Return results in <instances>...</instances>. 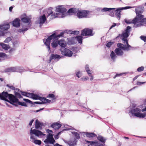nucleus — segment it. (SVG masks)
<instances>
[{
  "label": "nucleus",
  "mask_w": 146,
  "mask_h": 146,
  "mask_svg": "<svg viewBox=\"0 0 146 146\" xmlns=\"http://www.w3.org/2000/svg\"><path fill=\"white\" fill-rule=\"evenodd\" d=\"M144 7L138 6L135 9L136 17L133 20H128V24L133 23V27L137 28L145 26L146 24V18H144V16L141 14L144 11Z\"/></svg>",
  "instance_id": "obj_1"
},
{
  "label": "nucleus",
  "mask_w": 146,
  "mask_h": 146,
  "mask_svg": "<svg viewBox=\"0 0 146 146\" xmlns=\"http://www.w3.org/2000/svg\"><path fill=\"white\" fill-rule=\"evenodd\" d=\"M120 37L124 44L126 43V44H123L121 43H118L117 46L119 48H117L115 50V52L116 55L118 56H121L123 54V52L121 49L123 50H127L128 49V40L127 38L128 37V26L126 27V29L123 31L122 34H119L116 38Z\"/></svg>",
  "instance_id": "obj_2"
},
{
  "label": "nucleus",
  "mask_w": 146,
  "mask_h": 146,
  "mask_svg": "<svg viewBox=\"0 0 146 146\" xmlns=\"http://www.w3.org/2000/svg\"><path fill=\"white\" fill-rule=\"evenodd\" d=\"M47 39L46 40H44L43 42L44 44L46 45V48L48 49V51L50 53L51 52L50 45V42H52L51 43V46L53 48H56L58 45V39L56 38L52 40H47Z\"/></svg>",
  "instance_id": "obj_3"
},
{
  "label": "nucleus",
  "mask_w": 146,
  "mask_h": 146,
  "mask_svg": "<svg viewBox=\"0 0 146 146\" xmlns=\"http://www.w3.org/2000/svg\"><path fill=\"white\" fill-rule=\"evenodd\" d=\"M142 110L139 108H136L130 111L132 116L139 118H144L146 116V113H142Z\"/></svg>",
  "instance_id": "obj_4"
},
{
  "label": "nucleus",
  "mask_w": 146,
  "mask_h": 146,
  "mask_svg": "<svg viewBox=\"0 0 146 146\" xmlns=\"http://www.w3.org/2000/svg\"><path fill=\"white\" fill-rule=\"evenodd\" d=\"M30 134L31 135L30 138L32 139V141L35 140V137L33 134L38 137H43L45 135V134L42 133L41 131L36 129L32 130V128L30 130Z\"/></svg>",
  "instance_id": "obj_5"
},
{
  "label": "nucleus",
  "mask_w": 146,
  "mask_h": 146,
  "mask_svg": "<svg viewBox=\"0 0 146 146\" xmlns=\"http://www.w3.org/2000/svg\"><path fill=\"white\" fill-rule=\"evenodd\" d=\"M53 9V8L50 7L47 9V13H46L45 15L47 18L49 16H50V19H52L56 17H59V14H57V13L53 12L52 10Z\"/></svg>",
  "instance_id": "obj_6"
},
{
  "label": "nucleus",
  "mask_w": 146,
  "mask_h": 146,
  "mask_svg": "<svg viewBox=\"0 0 146 146\" xmlns=\"http://www.w3.org/2000/svg\"><path fill=\"white\" fill-rule=\"evenodd\" d=\"M61 54L66 56L71 57L72 54V52L69 49L65 47H62L60 49Z\"/></svg>",
  "instance_id": "obj_7"
},
{
  "label": "nucleus",
  "mask_w": 146,
  "mask_h": 146,
  "mask_svg": "<svg viewBox=\"0 0 146 146\" xmlns=\"http://www.w3.org/2000/svg\"><path fill=\"white\" fill-rule=\"evenodd\" d=\"M9 100L8 102L11 104L15 106L16 107H18L17 105L14 103H17V102L19 100V99L14 95L12 94H10V96H9Z\"/></svg>",
  "instance_id": "obj_8"
},
{
  "label": "nucleus",
  "mask_w": 146,
  "mask_h": 146,
  "mask_svg": "<svg viewBox=\"0 0 146 146\" xmlns=\"http://www.w3.org/2000/svg\"><path fill=\"white\" fill-rule=\"evenodd\" d=\"M89 12L86 10H79L77 12V16L79 18H81L86 17Z\"/></svg>",
  "instance_id": "obj_9"
},
{
  "label": "nucleus",
  "mask_w": 146,
  "mask_h": 146,
  "mask_svg": "<svg viewBox=\"0 0 146 146\" xmlns=\"http://www.w3.org/2000/svg\"><path fill=\"white\" fill-rule=\"evenodd\" d=\"M64 33V31L62 32L58 35H56V33H54L48 37L47 40H52L56 38L58 39L59 38L63 37V35Z\"/></svg>",
  "instance_id": "obj_10"
},
{
  "label": "nucleus",
  "mask_w": 146,
  "mask_h": 146,
  "mask_svg": "<svg viewBox=\"0 0 146 146\" xmlns=\"http://www.w3.org/2000/svg\"><path fill=\"white\" fill-rule=\"evenodd\" d=\"M81 35L83 36H92L93 35L92 34V30L88 28L85 29L82 31Z\"/></svg>",
  "instance_id": "obj_11"
},
{
  "label": "nucleus",
  "mask_w": 146,
  "mask_h": 146,
  "mask_svg": "<svg viewBox=\"0 0 146 146\" xmlns=\"http://www.w3.org/2000/svg\"><path fill=\"white\" fill-rule=\"evenodd\" d=\"M21 20L23 23H24L23 25L25 24V26H27V27H30L31 25L30 24V22L31 21V19L29 18L28 17H21Z\"/></svg>",
  "instance_id": "obj_12"
},
{
  "label": "nucleus",
  "mask_w": 146,
  "mask_h": 146,
  "mask_svg": "<svg viewBox=\"0 0 146 146\" xmlns=\"http://www.w3.org/2000/svg\"><path fill=\"white\" fill-rule=\"evenodd\" d=\"M44 142L46 144H53L55 142V140L52 134L48 135L47 139L44 140Z\"/></svg>",
  "instance_id": "obj_13"
},
{
  "label": "nucleus",
  "mask_w": 146,
  "mask_h": 146,
  "mask_svg": "<svg viewBox=\"0 0 146 146\" xmlns=\"http://www.w3.org/2000/svg\"><path fill=\"white\" fill-rule=\"evenodd\" d=\"M10 94H9L7 92H3L1 94L0 93V98L1 99L5 100L7 102H9V100L7 99V98H9L10 96Z\"/></svg>",
  "instance_id": "obj_14"
},
{
  "label": "nucleus",
  "mask_w": 146,
  "mask_h": 146,
  "mask_svg": "<svg viewBox=\"0 0 146 146\" xmlns=\"http://www.w3.org/2000/svg\"><path fill=\"white\" fill-rule=\"evenodd\" d=\"M128 9V6L125 7H122L121 8H119L117 9L115 11H114V13L115 16L119 18V19H120V12L121 10L123 9Z\"/></svg>",
  "instance_id": "obj_15"
},
{
  "label": "nucleus",
  "mask_w": 146,
  "mask_h": 146,
  "mask_svg": "<svg viewBox=\"0 0 146 146\" xmlns=\"http://www.w3.org/2000/svg\"><path fill=\"white\" fill-rule=\"evenodd\" d=\"M20 20L17 18L15 19L13 22V26L16 27H19L20 26Z\"/></svg>",
  "instance_id": "obj_16"
},
{
  "label": "nucleus",
  "mask_w": 146,
  "mask_h": 146,
  "mask_svg": "<svg viewBox=\"0 0 146 146\" xmlns=\"http://www.w3.org/2000/svg\"><path fill=\"white\" fill-rule=\"evenodd\" d=\"M66 9L63 6H59L56 7V11L58 12L64 13L66 11Z\"/></svg>",
  "instance_id": "obj_17"
},
{
  "label": "nucleus",
  "mask_w": 146,
  "mask_h": 146,
  "mask_svg": "<svg viewBox=\"0 0 146 146\" xmlns=\"http://www.w3.org/2000/svg\"><path fill=\"white\" fill-rule=\"evenodd\" d=\"M46 21V16L45 14H43L42 16H40L39 17V24L40 27L42 26L43 24H44Z\"/></svg>",
  "instance_id": "obj_18"
},
{
  "label": "nucleus",
  "mask_w": 146,
  "mask_h": 146,
  "mask_svg": "<svg viewBox=\"0 0 146 146\" xmlns=\"http://www.w3.org/2000/svg\"><path fill=\"white\" fill-rule=\"evenodd\" d=\"M62 125L57 123H53L51 125V127L53 128L55 130L58 129L61 127Z\"/></svg>",
  "instance_id": "obj_19"
},
{
  "label": "nucleus",
  "mask_w": 146,
  "mask_h": 146,
  "mask_svg": "<svg viewBox=\"0 0 146 146\" xmlns=\"http://www.w3.org/2000/svg\"><path fill=\"white\" fill-rule=\"evenodd\" d=\"M9 28L10 25L8 23L0 25V29L3 30H7Z\"/></svg>",
  "instance_id": "obj_20"
},
{
  "label": "nucleus",
  "mask_w": 146,
  "mask_h": 146,
  "mask_svg": "<svg viewBox=\"0 0 146 146\" xmlns=\"http://www.w3.org/2000/svg\"><path fill=\"white\" fill-rule=\"evenodd\" d=\"M115 9L114 8H108L106 7L102 8H98L97 9V11H101L102 12H106L110 11L112 10H114Z\"/></svg>",
  "instance_id": "obj_21"
},
{
  "label": "nucleus",
  "mask_w": 146,
  "mask_h": 146,
  "mask_svg": "<svg viewBox=\"0 0 146 146\" xmlns=\"http://www.w3.org/2000/svg\"><path fill=\"white\" fill-rule=\"evenodd\" d=\"M84 135H86L87 137L89 138H92L96 136V134L93 133L84 132Z\"/></svg>",
  "instance_id": "obj_22"
},
{
  "label": "nucleus",
  "mask_w": 146,
  "mask_h": 146,
  "mask_svg": "<svg viewBox=\"0 0 146 146\" xmlns=\"http://www.w3.org/2000/svg\"><path fill=\"white\" fill-rule=\"evenodd\" d=\"M58 44L62 47H64L66 46V41L64 40L61 39L58 41Z\"/></svg>",
  "instance_id": "obj_23"
},
{
  "label": "nucleus",
  "mask_w": 146,
  "mask_h": 146,
  "mask_svg": "<svg viewBox=\"0 0 146 146\" xmlns=\"http://www.w3.org/2000/svg\"><path fill=\"white\" fill-rule=\"evenodd\" d=\"M43 123H40L38 119L36 121L35 128L36 129H39L41 128Z\"/></svg>",
  "instance_id": "obj_24"
},
{
  "label": "nucleus",
  "mask_w": 146,
  "mask_h": 146,
  "mask_svg": "<svg viewBox=\"0 0 146 146\" xmlns=\"http://www.w3.org/2000/svg\"><path fill=\"white\" fill-rule=\"evenodd\" d=\"M39 100L41 101L42 104L47 103H50L51 102L50 100L47 99L46 98L42 97H40V98Z\"/></svg>",
  "instance_id": "obj_25"
},
{
  "label": "nucleus",
  "mask_w": 146,
  "mask_h": 146,
  "mask_svg": "<svg viewBox=\"0 0 146 146\" xmlns=\"http://www.w3.org/2000/svg\"><path fill=\"white\" fill-rule=\"evenodd\" d=\"M23 100L26 102L29 103V104H42V103L41 102H33L29 100L28 99H26L25 98H24L23 99Z\"/></svg>",
  "instance_id": "obj_26"
},
{
  "label": "nucleus",
  "mask_w": 146,
  "mask_h": 146,
  "mask_svg": "<svg viewBox=\"0 0 146 146\" xmlns=\"http://www.w3.org/2000/svg\"><path fill=\"white\" fill-rule=\"evenodd\" d=\"M29 97H31L33 99L35 100H40V97L37 95L33 93H30Z\"/></svg>",
  "instance_id": "obj_27"
},
{
  "label": "nucleus",
  "mask_w": 146,
  "mask_h": 146,
  "mask_svg": "<svg viewBox=\"0 0 146 146\" xmlns=\"http://www.w3.org/2000/svg\"><path fill=\"white\" fill-rule=\"evenodd\" d=\"M61 57L58 54H52L51 55L49 59V62H50L51 60L53 59H55L57 58H60Z\"/></svg>",
  "instance_id": "obj_28"
},
{
  "label": "nucleus",
  "mask_w": 146,
  "mask_h": 146,
  "mask_svg": "<svg viewBox=\"0 0 146 146\" xmlns=\"http://www.w3.org/2000/svg\"><path fill=\"white\" fill-rule=\"evenodd\" d=\"M5 71L7 72H17V66L8 68L5 70Z\"/></svg>",
  "instance_id": "obj_29"
},
{
  "label": "nucleus",
  "mask_w": 146,
  "mask_h": 146,
  "mask_svg": "<svg viewBox=\"0 0 146 146\" xmlns=\"http://www.w3.org/2000/svg\"><path fill=\"white\" fill-rule=\"evenodd\" d=\"M25 24L22 25V29H19L18 30V32L19 33L24 32V31H26L28 30V27L26 26H25Z\"/></svg>",
  "instance_id": "obj_30"
},
{
  "label": "nucleus",
  "mask_w": 146,
  "mask_h": 146,
  "mask_svg": "<svg viewBox=\"0 0 146 146\" xmlns=\"http://www.w3.org/2000/svg\"><path fill=\"white\" fill-rule=\"evenodd\" d=\"M78 11V9L71 8L69 9L67 12L68 13H75Z\"/></svg>",
  "instance_id": "obj_31"
},
{
  "label": "nucleus",
  "mask_w": 146,
  "mask_h": 146,
  "mask_svg": "<svg viewBox=\"0 0 146 146\" xmlns=\"http://www.w3.org/2000/svg\"><path fill=\"white\" fill-rule=\"evenodd\" d=\"M97 139L98 140L103 143V144L105 145L106 139H105L104 137L101 136L99 135Z\"/></svg>",
  "instance_id": "obj_32"
},
{
  "label": "nucleus",
  "mask_w": 146,
  "mask_h": 146,
  "mask_svg": "<svg viewBox=\"0 0 146 146\" xmlns=\"http://www.w3.org/2000/svg\"><path fill=\"white\" fill-rule=\"evenodd\" d=\"M5 57H7V55L5 53L0 52V61L1 62L5 59Z\"/></svg>",
  "instance_id": "obj_33"
},
{
  "label": "nucleus",
  "mask_w": 146,
  "mask_h": 146,
  "mask_svg": "<svg viewBox=\"0 0 146 146\" xmlns=\"http://www.w3.org/2000/svg\"><path fill=\"white\" fill-rule=\"evenodd\" d=\"M0 45L2 47L3 49L5 50H7L9 48V45L3 43H0Z\"/></svg>",
  "instance_id": "obj_34"
},
{
  "label": "nucleus",
  "mask_w": 146,
  "mask_h": 146,
  "mask_svg": "<svg viewBox=\"0 0 146 146\" xmlns=\"http://www.w3.org/2000/svg\"><path fill=\"white\" fill-rule=\"evenodd\" d=\"M64 142L69 146H74L76 144L75 141H64Z\"/></svg>",
  "instance_id": "obj_35"
},
{
  "label": "nucleus",
  "mask_w": 146,
  "mask_h": 146,
  "mask_svg": "<svg viewBox=\"0 0 146 146\" xmlns=\"http://www.w3.org/2000/svg\"><path fill=\"white\" fill-rule=\"evenodd\" d=\"M75 38L79 43L82 44V36H78Z\"/></svg>",
  "instance_id": "obj_36"
},
{
  "label": "nucleus",
  "mask_w": 146,
  "mask_h": 146,
  "mask_svg": "<svg viewBox=\"0 0 146 146\" xmlns=\"http://www.w3.org/2000/svg\"><path fill=\"white\" fill-rule=\"evenodd\" d=\"M25 71V70L22 67L17 66V72L20 73Z\"/></svg>",
  "instance_id": "obj_37"
},
{
  "label": "nucleus",
  "mask_w": 146,
  "mask_h": 146,
  "mask_svg": "<svg viewBox=\"0 0 146 146\" xmlns=\"http://www.w3.org/2000/svg\"><path fill=\"white\" fill-rule=\"evenodd\" d=\"M110 56L111 58L113 60V61H114L115 59L117 57L116 56L113 51H112L111 53Z\"/></svg>",
  "instance_id": "obj_38"
},
{
  "label": "nucleus",
  "mask_w": 146,
  "mask_h": 146,
  "mask_svg": "<svg viewBox=\"0 0 146 146\" xmlns=\"http://www.w3.org/2000/svg\"><path fill=\"white\" fill-rule=\"evenodd\" d=\"M21 94L22 95L25 96L27 97H29L30 93H29L27 92L21 91Z\"/></svg>",
  "instance_id": "obj_39"
},
{
  "label": "nucleus",
  "mask_w": 146,
  "mask_h": 146,
  "mask_svg": "<svg viewBox=\"0 0 146 146\" xmlns=\"http://www.w3.org/2000/svg\"><path fill=\"white\" fill-rule=\"evenodd\" d=\"M32 142L36 144L40 145L41 143V141L40 140H35L34 141H32Z\"/></svg>",
  "instance_id": "obj_40"
},
{
  "label": "nucleus",
  "mask_w": 146,
  "mask_h": 146,
  "mask_svg": "<svg viewBox=\"0 0 146 146\" xmlns=\"http://www.w3.org/2000/svg\"><path fill=\"white\" fill-rule=\"evenodd\" d=\"M17 104L18 105H21L22 106H24L25 107L27 106V105L24 102H19V101L17 102Z\"/></svg>",
  "instance_id": "obj_41"
},
{
  "label": "nucleus",
  "mask_w": 146,
  "mask_h": 146,
  "mask_svg": "<svg viewBox=\"0 0 146 146\" xmlns=\"http://www.w3.org/2000/svg\"><path fill=\"white\" fill-rule=\"evenodd\" d=\"M72 133L74 135L76 139H78L80 138L79 134L75 132H72Z\"/></svg>",
  "instance_id": "obj_42"
},
{
  "label": "nucleus",
  "mask_w": 146,
  "mask_h": 146,
  "mask_svg": "<svg viewBox=\"0 0 146 146\" xmlns=\"http://www.w3.org/2000/svg\"><path fill=\"white\" fill-rule=\"evenodd\" d=\"M15 96L17 98H22V96L20 94L17 92H16L15 91Z\"/></svg>",
  "instance_id": "obj_43"
},
{
  "label": "nucleus",
  "mask_w": 146,
  "mask_h": 146,
  "mask_svg": "<svg viewBox=\"0 0 146 146\" xmlns=\"http://www.w3.org/2000/svg\"><path fill=\"white\" fill-rule=\"evenodd\" d=\"M127 74V72L120 73L119 74H117L116 75H115V76L113 77V78L115 79L117 77L122 76L123 75H126Z\"/></svg>",
  "instance_id": "obj_44"
},
{
  "label": "nucleus",
  "mask_w": 146,
  "mask_h": 146,
  "mask_svg": "<svg viewBox=\"0 0 146 146\" xmlns=\"http://www.w3.org/2000/svg\"><path fill=\"white\" fill-rule=\"evenodd\" d=\"M86 142L88 143V146H93L95 142L93 141H86Z\"/></svg>",
  "instance_id": "obj_45"
},
{
  "label": "nucleus",
  "mask_w": 146,
  "mask_h": 146,
  "mask_svg": "<svg viewBox=\"0 0 146 146\" xmlns=\"http://www.w3.org/2000/svg\"><path fill=\"white\" fill-rule=\"evenodd\" d=\"M95 142L94 145V146H104V145L103 144L98 143L97 142Z\"/></svg>",
  "instance_id": "obj_46"
},
{
  "label": "nucleus",
  "mask_w": 146,
  "mask_h": 146,
  "mask_svg": "<svg viewBox=\"0 0 146 146\" xmlns=\"http://www.w3.org/2000/svg\"><path fill=\"white\" fill-rule=\"evenodd\" d=\"M6 86L8 87L9 89L12 90H15V87L12 86L10 84H7L6 85Z\"/></svg>",
  "instance_id": "obj_47"
},
{
  "label": "nucleus",
  "mask_w": 146,
  "mask_h": 146,
  "mask_svg": "<svg viewBox=\"0 0 146 146\" xmlns=\"http://www.w3.org/2000/svg\"><path fill=\"white\" fill-rule=\"evenodd\" d=\"M12 40V39L10 37H7L3 42L5 43H8Z\"/></svg>",
  "instance_id": "obj_48"
},
{
  "label": "nucleus",
  "mask_w": 146,
  "mask_h": 146,
  "mask_svg": "<svg viewBox=\"0 0 146 146\" xmlns=\"http://www.w3.org/2000/svg\"><path fill=\"white\" fill-rule=\"evenodd\" d=\"M144 67L142 66L138 68L137 70L138 72H141L144 69Z\"/></svg>",
  "instance_id": "obj_49"
},
{
  "label": "nucleus",
  "mask_w": 146,
  "mask_h": 146,
  "mask_svg": "<svg viewBox=\"0 0 146 146\" xmlns=\"http://www.w3.org/2000/svg\"><path fill=\"white\" fill-rule=\"evenodd\" d=\"M140 38L141 40H143L145 42H146V36H141Z\"/></svg>",
  "instance_id": "obj_50"
},
{
  "label": "nucleus",
  "mask_w": 146,
  "mask_h": 146,
  "mask_svg": "<svg viewBox=\"0 0 146 146\" xmlns=\"http://www.w3.org/2000/svg\"><path fill=\"white\" fill-rule=\"evenodd\" d=\"M15 49L14 48H11L9 50V53L11 55H12L14 52L15 51Z\"/></svg>",
  "instance_id": "obj_51"
},
{
  "label": "nucleus",
  "mask_w": 146,
  "mask_h": 146,
  "mask_svg": "<svg viewBox=\"0 0 146 146\" xmlns=\"http://www.w3.org/2000/svg\"><path fill=\"white\" fill-rule=\"evenodd\" d=\"M79 31H71V34L74 35H77L78 34Z\"/></svg>",
  "instance_id": "obj_52"
},
{
  "label": "nucleus",
  "mask_w": 146,
  "mask_h": 146,
  "mask_svg": "<svg viewBox=\"0 0 146 146\" xmlns=\"http://www.w3.org/2000/svg\"><path fill=\"white\" fill-rule=\"evenodd\" d=\"M113 42H110L107 43V44H106V46L108 48H110Z\"/></svg>",
  "instance_id": "obj_53"
},
{
  "label": "nucleus",
  "mask_w": 146,
  "mask_h": 146,
  "mask_svg": "<svg viewBox=\"0 0 146 146\" xmlns=\"http://www.w3.org/2000/svg\"><path fill=\"white\" fill-rule=\"evenodd\" d=\"M44 109V108H41L40 110H37L36 111L30 110V111H31V112H38L40 111L43 110Z\"/></svg>",
  "instance_id": "obj_54"
},
{
  "label": "nucleus",
  "mask_w": 146,
  "mask_h": 146,
  "mask_svg": "<svg viewBox=\"0 0 146 146\" xmlns=\"http://www.w3.org/2000/svg\"><path fill=\"white\" fill-rule=\"evenodd\" d=\"M81 80H87L88 79V77H82L81 78Z\"/></svg>",
  "instance_id": "obj_55"
},
{
  "label": "nucleus",
  "mask_w": 146,
  "mask_h": 146,
  "mask_svg": "<svg viewBox=\"0 0 146 146\" xmlns=\"http://www.w3.org/2000/svg\"><path fill=\"white\" fill-rule=\"evenodd\" d=\"M87 73L88 74V75L90 76H91V75H92V71L89 70L87 71H86Z\"/></svg>",
  "instance_id": "obj_56"
},
{
  "label": "nucleus",
  "mask_w": 146,
  "mask_h": 146,
  "mask_svg": "<svg viewBox=\"0 0 146 146\" xmlns=\"http://www.w3.org/2000/svg\"><path fill=\"white\" fill-rule=\"evenodd\" d=\"M48 97L52 98H54L55 97V96L54 95V94H50L48 95Z\"/></svg>",
  "instance_id": "obj_57"
},
{
  "label": "nucleus",
  "mask_w": 146,
  "mask_h": 146,
  "mask_svg": "<svg viewBox=\"0 0 146 146\" xmlns=\"http://www.w3.org/2000/svg\"><path fill=\"white\" fill-rule=\"evenodd\" d=\"M46 132L49 134L48 135H50L52 134V131L51 130H50L49 129H47L46 130Z\"/></svg>",
  "instance_id": "obj_58"
},
{
  "label": "nucleus",
  "mask_w": 146,
  "mask_h": 146,
  "mask_svg": "<svg viewBox=\"0 0 146 146\" xmlns=\"http://www.w3.org/2000/svg\"><path fill=\"white\" fill-rule=\"evenodd\" d=\"M64 31V32L65 33H66L68 34H71V31H70V30H65Z\"/></svg>",
  "instance_id": "obj_59"
},
{
  "label": "nucleus",
  "mask_w": 146,
  "mask_h": 146,
  "mask_svg": "<svg viewBox=\"0 0 146 146\" xmlns=\"http://www.w3.org/2000/svg\"><path fill=\"white\" fill-rule=\"evenodd\" d=\"M117 25L116 23H113L112 25L110 27V29H111L113 27H115V26Z\"/></svg>",
  "instance_id": "obj_60"
},
{
  "label": "nucleus",
  "mask_w": 146,
  "mask_h": 146,
  "mask_svg": "<svg viewBox=\"0 0 146 146\" xmlns=\"http://www.w3.org/2000/svg\"><path fill=\"white\" fill-rule=\"evenodd\" d=\"M134 48V47H132L128 44V50H133Z\"/></svg>",
  "instance_id": "obj_61"
},
{
  "label": "nucleus",
  "mask_w": 146,
  "mask_h": 146,
  "mask_svg": "<svg viewBox=\"0 0 146 146\" xmlns=\"http://www.w3.org/2000/svg\"><path fill=\"white\" fill-rule=\"evenodd\" d=\"M125 23L128 24V20L127 19H125L124 20V21L123 22V24H125Z\"/></svg>",
  "instance_id": "obj_62"
},
{
  "label": "nucleus",
  "mask_w": 146,
  "mask_h": 146,
  "mask_svg": "<svg viewBox=\"0 0 146 146\" xmlns=\"http://www.w3.org/2000/svg\"><path fill=\"white\" fill-rule=\"evenodd\" d=\"M85 70L86 71L89 70V66L88 65H86L85 67Z\"/></svg>",
  "instance_id": "obj_63"
},
{
  "label": "nucleus",
  "mask_w": 146,
  "mask_h": 146,
  "mask_svg": "<svg viewBox=\"0 0 146 146\" xmlns=\"http://www.w3.org/2000/svg\"><path fill=\"white\" fill-rule=\"evenodd\" d=\"M4 35L3 32L0 31V36H3Z\"/></svg>",
  "instance_id": "obj_64"
}]
</instances>
